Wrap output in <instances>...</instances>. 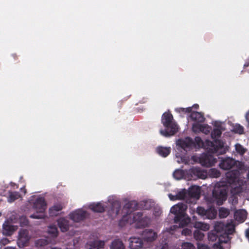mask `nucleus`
<instances>
[{"instance_id": "f257e3e1", "label": "nucleus", "mask_w": 249, "mask_h": 249, "mask_svg": "<svg viewBox=\"0 0 249 249\" xmlns=\"http://www.w3.org/2000/svg\"><path fill=\"white\" fill-rule=\"evenodd\" d=\"M195 147L196 145L198 147H203L209 153H218V154H224L226 152V149L224 147L223 142L220 140H215L214 142L206 140L204 142L199 137L195 138Z\"/></svg>"}, {"instance_id": "f03ea898", "label": "nucleus", "mask_w": 249, "mask_h": 249, "mask_svg": "<svg viewBox=\"0 0 249 249\" xmlns=\"http://www.w3.org/2000/svg\"><path fill=\"white\" fill-rule=\"evenodd\" d=\"M187 208V205L182 203H178L171 208L170 212L175 215L174 222L178 224L180 227H185L191 222V218L185 213Z\"/></svg>"}, {"instance_id": "7ed1b4c3", "label": "nucleus", "mask_w": 249, "mask_h": 249, "mask_svg": "<svg viewBox=\"0 0 249 249\" xmlns=\"http://www.w3.org/2000/svg\"><path fill=\"white\" fill-rule=\"evenodd\" d=\"M161 123L165 127V129L160 130V133L162 136L170 137L174 135L178 131V125L173 121V115L169 111L162 114Z\"/></svg>"}, {"instance_id": "20e7f679", "label": "nucleus", "mask_w": 249, "mask_h": 249, "mask_svg": "<svg viewBox=\"0 0 249 249\" xmlns=\"http://www.w3.org/2000/svg\"><path fill=\"white\" fill-rule=\"evenodd\" d=\"M47 204L43 197H38L34 203V208L37 213L30 215V217L35 219H42L44 217V213L46 209Z\"/></svg>"}, {"instance_id": "39448f33", "label": "nucleus", "mask_w": 249, "mask_h": 249, "mask_svg": "<svg viewBox=\"0 0 249 249\" xmlns=\"http://www.w3.org/2000/svg\"><path fill=\"white\" fill-rule=\"evenodd\" d=\"M212 195L218 201L226 200L227 196V187L225 186L216 185L213 191Z\"/></svg>"}, {"instance_id": "423d86ee", "label": "nucleus", "mask_w": 249, "mask_h": 249, "mask_svg": "<svg viewBox=\"0 0 249 249\" xmlns=\"http://www.w3.org/2000/svg\"><path fill=\"white\" fill-rule=\"evenodd\" d=\"M207 153L201 156L199 158V161L202 166L211 167L217 162V160L212 155V154H213V153ZM216 154L219 155L218 153Z\"/></svg>"}, {"instance_id": "0eeeda50", "label": "nucleus", "mask_w": 249, "mask_h": 249, "mask_svg": "<svg viewBox=\"0 0 249 249\" xmlns=\"http://www.w3.org/2000/svg\"><path fill=\"white\" fill-rule=\"evenodd\" d=\"M224 227V225L222 222H218L216 223L214 226V230L217 233H215L214 232H209L208 235L209 240L211 241H216L217 240H218V238H222V239L224 238L225 237L224 236H221L219 233L221 231L223 230Z\"/></svg>"}, {"instance_id": "6e6552de", "label": "nucleus", "mask_w": 249, "mask_h": 249, "mask_svg": "<svg viewBox=\"0 0 249 249\" xmlns=\"http://www.w3.org/2000/svg\"><path fill=\"white\" fill-rule=\"evenodd\" d=\"M188 174L190 176L191 178L194 179L197 178L204 179L207 177L206 172L197 167L190 168L188 171Z\"/></svg>"}, {"instance_id": "1a4fd4ad", "label": "nucleus", "mask_w": 249, "mask_h": 249, "mask_svg": "<svg viewBox=\"0 0 249 249\" xmlns=\"http://www.w3.org/2000/svg\"><path fill=\"white\" fill-rule=\"evenodd\" d=\"M239 172L238 170H232L226 174V179L231 185H236L239 181Z\"/></svg>"}, {"instance_id": "9d476101", "label": "nucleus", "mask_w": 249, "mask_h": 249, "mask_svg": "<svg viewBox=\"0 0 249 249\" xmlns=\"http://www.w3.org/2000/svg\"><path fill=\"white\" fill-rule=\"evenodd\" d=\"M87 215L86 211L82 210H77L70 214V217L73 221L78 222L84 220Z\"/></svg>"}, {"instance_id": "9b49d317", "label": "nucleus", "mask_w": 249, "mask_h": 249, "mask_svg": "<svg viewBox=\"0 0 249 249\" xmlns=\"http://www.w3.org/2000/svg\"><path fill=\"white\" fill-rule=\"evenodd\" d=\"M142 237L143 240L147 242H152L156 240L157 237V234L151 229H145L142 233Z\"/></svg>"}, {"instance_id": "f8f14e48", "label": "nucleus", "mask_w": 249, "mask_h": 249, "mask_svg": "<svg viewBox=\"0 0 249 249\" xmlns=\"http://www.w3.org/2000/svg\"><path fill=\"white\" fill-rule=\"evenodd\" d=\"M235 164V160L232 158H226L222 159L219 164L220 168L225 170H230L232 168Z\"/></svg>"}, {"instance_id": "ddd939ff", "label": "nucleus", "mask_w": 249, "mask_h": 249, "mask_svg": "<svg viewBox=\"0 0 249 249\" xmlns=\"http://www.w3.org/2000/svg\"><path fill=\"white\" fill-rule=\"evenodd\" d=\"M178 144L185 151L195 147V142L190 137H187L185 140H179Z\"/></svg>"}, {"instance_id": "4468645a", "label": "nucleus", "mask_w": 249, "mask_h": 249, "mask_svg": "<svg viewBox=\"0 0 249 249\" xmlns=\"http://www.w3.org/2000/svg\"><path fill=\"white\" fill-rule=\"evenodd\" d=\"M30 240L29 233L27 230L22 229L19 231L18 244L26 246Z\"/></svg>"}, {"instance_id": "2eb2a0df", "label": "nucleus", "mask_w": 249, "mask_h": 249, "mask_svg": "<svg viewBox=\"0 0 249 249\" xmlns=\"http://www.w3.org/2000/svg\"><path fill=\"white\" fill-rule=\"evenodd\" d=\"M234 231V227H232L229 229L228 234H225V237L222 239V238H218V241L217 243H215L213 246V249H224L223 247L221 245L222 243H227L229 241L228 237V234H231Z\"/></svg>"}, {"instance_id": "dca6fc26", "label": "nucleus", "mask_w": 249, "mask_h": 249, "mask_svg": "<svg viewBox=\"0 0 249 249\" xmlns=\"http://www.w3.org/2000/svg\"><path fill=\"white\" fill-rule=\"evenodd\" d=\"M143 243L140 238L131 237L129 239V247L130 249H141L142 248Z\"/></svg>"}, {"instance_id": "f3484780", "label": "nucleus", "mask_w": 249, "mask_h": 249, "mask_svg": "<svg viewBox=\"0 0 249 249\" xmlns=\"http://www.w3.org/2000/svg\"><path fill=\"white\" fill-rule=\"evenodd\" d=\"M15 226L9 223V222H5L2 225V232L5 236H10L16 231Z\"/></svg>"}, {"instance_id": "a211bd4d", "label": "nucleus", "mask_w": 249, "mask_h": 249, "mask_svg": "<svg viewBox=\"0 0 249 249\" xmlns=\"http://www.w3.org/2000/svg\"><path fill=\"white\" fill-rule=\"evenodd\" d=\"M187 194L192 198L198 199L200 196V187L197 186H192L189 188Z\"/></svg>"}, {"instance_id": "6ab92c4d", "label": "nucleus", "mask_w": 249, "mask_h": 249, "mask_svg": "<svg viewBox=\"0 0 249 249\" xmlns=\"http://www.w3.org/2000/svg\"><path fill=\"white\" fill-rule=\"evenodd\" d=\"M121 204L119 201H114L111 204L110 210L108 211L109 214L111 217H115L119 214Z\"/></svg>"}, {"instance_id": "aec40b11", "label": "nucleus", "mask_w": 249, "mask_h": 249, "mask_svg": "<svg viewBox=\"0 0 249 249\" xmlns=\"http://www.w3.org/2000/svg\"><path fill=\"white\" fill-rule=\"evenodd\" d=\"M247 213L244 210H236L234 214V217L235 220L239 222L242 223L246 219Z\"/></svg>"}, {"instance_id": "412c9836", "label": "nucleus", "mask_w": 249, "mask_h": 249, "mask_svg": "<svg viewBox=\"0 0 249 249\" xmlns=\"http://www.w3.org/2000/svg\"><path fill=\"white\" fill-rule=\"evenodd\" d=\"M190 118L193 121L197 123H203L205 120L204 115L197 111H193L190 114Z\"/></svg>"}, {"instance_id": "4be33fe9", "label": "nucleus", "mask_w": 249, "mask_h": 249, "mask_svg": "<svg viewBox=\"0 0 249 249\" xmlns=\"http://www.w3.org/2000/svg\"><path fill=\"white\" fill-rule=\"evenodd\" d=\"M58 225L62 232H66L69 229V222L64 218L58 220Z\"/></svg>"}, {"instance_id": "5701e85b", "label": "nucleus", "mask_w": 249, "mask_h": 249, "mask_svg": "<svg viewBox=\"0 0 249 249\" xmlns=\"http://www.w3.org/2000/svg\"><path fill=\"white\" fill-rule=\"evenodd\" d=\"M171 150L170 147L159 146L157 148L156 151L159 155L165 158L169 155Z\"/></svg>"}, {"instance_id": "b1692460", "label": "nucleus", "mask_w": 249, "mask_h": 249, "mask_svg": "<svg viewBox=\"0 0 249 249\" xmlns=\"http://www.w3.org/2000/svg\"><path fill=\"white\" fill-rule=\"evenodd\" d=\"M89 208L94 212L101 213L105 211L104 206L100 202L91 204L89 205Z\"/></svg>"}, {"instance_id": "393cba45", "label": "nucleus", "mask_w": 249, "mask_h": 249, "mask_svg": "<svg viewBox=\"0 0 249 249\" xmlns=\"http://www.w3.org/2000/svg\"><path fill=\"white\" fill-rule=\"evenodd\" d=\"M110 249H125V246L120 239L114 240L110 246Z\"/></svg>"}, {"instance_id": "a878e982", "label": "nucleus", "mask_w": 249, "mask_h": 249, "mask_svg": "<svg viewBox=\"0 0 249 249\" xmlns=\"http://www.w3.org/2000/svg\"><path fill=\"white\" fill-rule=\"evenodd\" d=\"M138 204L135 201H131L126 203L124 207V209L128 210L127 211V214H129L131 212V210L132 211L135 210L137 209Z\"/></svg>"}, {"instance_id": "bb28decb", "label": "nucleus", "mask_w": 249, "mask_h": 249, "mask_svg": "<svg viewBox=\"0 0 249 249\" xmlns=\"http://www.w3.org/2000/svg\"><path fill=\"white\" fill-rule=\"evenodd\" d=\"M217 215V211L213 207H211L206 210L205 216L207 218L213 219L215 218Z\"/></svg>"}, {"instance_id": "cd10ccee", "label": "nucleus", "mask_w": 249, "mask_h": 249, "mask_svg": "<svg viewBox=\"0 0 249 249\" xmlns=\"http://www.w3.org/2000/svg\"><path fill=\"white\" fill-rule=\"evenodd\" d=\"M63 207L60 203L54 204L49 209V213L51 216L56 215V213L62 210Z\"/></svg>"}, {"instance_id": "c85d7f7f", "label": "nucleus", "mask_w": 249, "mask_h": 249, "mask_svg": "<svg viewBox=\"0 0 249 249\" xmlns=\"http://www.w3.org/2000/svg\"><path fill=\"white\" fill-rule=\"evenodd\" d=\"M193 226L196 229L202 230L204 231H207L209 229V225L202 222L195 221L194 223H193Z\"/></svg>"}, {"instance_id": "c756f323", "label": "nucleus", "mask_w": 249, "mask_h": 249, "mask_svg": "<svg viewBox=\"0 0 249 249\" xmlns=\"http://www.w3.org/2000/svg\"><path fill=\"white\" fill-rule=\"evenodd\" d=\"M105 246V242L103 241H95L90 246L89 249H103Z\"/></svg>"}, {"instance_id": "7c9ffc66", "label": "nucleus", "mask_w": 249, "mask_h": 249, "mask_svg": "<svg viewBox=\"0 0 249 249\" xmlns=\"http://www.w3.org/2000/svg\"><path fill=\"white\" fill-rule=\"evenodd\" d=\"M21 197L20 194L18 192H10L8 197V201L9 202H13L16 199Z\"/></svg>"}, {"instance_id": "2f4dec72", "label": "nucleus", "mask_w": 249, "mask_h": 249, "mask_svg": "<svg viewBox=\"0 0 249 249\" xmlns=\"http://www.w3.org/2000/svg\"><path fill=\"white\" fill-rule=\"evenodd\" d=\"M48 232L49 235L53 238L57 237L58 234V230L55 226H50L49 228Z\"/></svg>"}, {"instance_id": "473e14b6", "label": "nucleus", "mask_w": 249, "mask_h": 249, "mask_svg": "<svg viewBox=\"0 0 249 249\" xmlns=\"http://www.w3.org/2000/svg\"><path fill=\"white\" fill-rule=\"evenodd\" d=\"M222 132L219 128H214L211 133V137L213 140L214 142L215 140H217L216 138L220 137L221 135Z\"/></svg>"}, {"instance_id": "72a5a7b5", "label": "nucleus", "mask_w": 249, "mask_h": 249, "mask_svg": "<svg viewBox=\"0 0 249 249\" xmlns=\"http://www.w3.org/2000/svg\"><path fill=\"white\" fill-rule=\"evenodd\" d=\"M209 175L210 177H211V178H217L220 176L221 173L217 169L212 168L210 170L209 172Z\"/></svg>"}, {"instance_id": "f704fd0d", "label": "nucleus", "mask_w": 249, "mask_h": 249, "mask_svg": "<svg viewBox=\"0 0 249 249\" xmlns=\"http://www.w3.org/2000/svg\"><path fill=\"white\" fill-rule=\"evenodd\" d=\"M230 214L228 209L222 207L219 210V215L220 218H223L227 217Z\"/></svg>"}, {"instance_id": "c9c22d12", "label": "nucleus", "mask_w": 249, "mask_h": 249, "mask_svg": "<svg viewBox=\"0 0 249 249\" xmlns=\"http://www.w3.org/2000/svg\"><path fill=\"white\" fill-rule=\"evenodd\" d=\"M235 147L237 153L240 155H243L247 152V149L239 143L236 144Z\"/></svg>"}, {"instance_id": "e433bc0d", "label": "nucleus", "mask_w": 249, "mask_h": 249, "mask_svg": "<svg viewBox=\"0 0 249 249\" xmlns=\"http://www.w3.org/2000/svg\"><path fill=\"white\" fill-rule=\"evenodd\" d=\"M194 237L196 240L201 241L203 239L204 234L201 231L196 230L194 233Z\"/></svg>"}, {"instance_id": "4c0bfd02", "label": "nucleus", "mask_w": 249, "mask_h": 249, "mask_svg": "<svg viewBox=\"0 0 249 249\" xmlns=\"http://www.w3.org/2000/svg\"><path fill=\"white\" fill-rule=\"evenodd\" d=\"M49 243V241L46 239H39L36 241V245L37 247H44Z\"/></svg>"}, {"instance_id": "58836bf2", "label": "nucleus", "mask_w": 249, "mask_h": 249, "mask_svg": "<svg viewBox=\"0 0 249 249\" xmlns=\"http://www.w3.org/2000/svg\"><path fill=\"white\" fill-rule=\"evenodd\" d=\"M173 176L175 178L178 180L180 179L183 176V171L179 169L176 170L173 173Z\"/></svg>"}, {"instance_id": "ea45409f", "label": "nucleus", "mask_w": 249, "mask_h": 249, "mask_svg": "<svg viewBox=\"0 0 249 249\" xmlns=\"http://www.w3.org/2000/svg\"><path fill=\"white\" fill-rule=\"evenodd\" d=\"M176 195L178 200L185 199L186 197L187 193L184 190L178 192Z\"/></svg>"}, {"instance_id": "a19ab883", "label": "nucleus", "mask_w": 249, "mask_h": 249, "mask_svg": "<svg viewBox=\"0 0 249 249\" xmlns=\"http://www.w3.org/2000/svg\"><path fill=\"white\" fill-rule=\"evenodd\" d=\"M192 108H193V107H186V108L180 107V108H176V111L179 113L182 112V113H190L191 112V113L192 112Z\"/></svg>"}, {"instance_id": "79ce46f5", "label": "nucleus", "mask_w": 249, "mask_h": 249, "mask_svg": "<svg viewBox=\"0 0 249 249\" xmlns=\"http://www.w3.org/2000/svg\"><path fill=\"white\" fill-rule=\"evenodd\" d=\"M233 130L235 133H238L239 134H242L244 133L243 127L239 124H236L234 126Z\"/></svg>"}, {"instance_id": "37998d69", "label": "nucleus", "mask_w": 249, "mask_h": 249, "mask_svg": "<svg viewBox=\"0 0 249 249\" xmlns=\"http://www.w3.org/2000/svg\"><path fill=\"white\" fill-rule=\"evenodd\" d=\"M195 247L191 243L185 242L182 244L181 249H195Z\"/></svg>"}, {"instance_id": "c03bdc74", "label": "nucleus", "mask_w": 249, "mask_h": 249, "mask_svg": "<svg viewBox=\"0 0 249 249\" xmlns=\"http://www.w3.org/2000/svg\"><path fill=\"white\" fill-rule=\"evenodd\" d=\"M196 213L200 215L205 216L206 210L202 207H198L197 208Z\"/></svg>"}, {"instance_id": "a18cd8bd", "label": "nucleus", "mask_w": 249, "mask_h": 249, "mask_svg": "<svg viewBox=\"0 0 249 249\" xmlns=\"http://www.w3.org/2000/svg\"><path fill=\"white\" fill-rule=\"evenodd\" d=\"M206 127V126H204V125L202 124H193V128L195 129L196 128L199 129L201 131H203L204 130V128H205Z\"/></svg>"}, {"instance_id": "49530a36", "label": "nucleus", "mask_w": 249, "mask_h": 249, "mask_svg": "<svg viewBox=\"0 0 249 249\" xmlns=\"http://www.w3.org/2000/svg\"><path fill=\"white\" fill-rule=\"evenodd\" d=\"M142 216V213L141 212H138L136 213H135V215L134 216V220H140L141 219Z\"/></svg>"}, {"instance_id": "de8ad7c7", "label": "nucleus", "mask_w": 249, "mask_h": 249, "mask_svg": "<svg viewBox=\"0 0 249 249\" xmlns=\"http://www.w3.org/2000/svg\"><path fill=\"white\" fill-rule=\"evenodd\" d=\"M168 196H169V198L170 199V200H178L177 195L175 196H174V195H172L171 194H169L168 195Z\"/></svg>"}, {"instance_id": "09e8293b", "label": "nucleus", "mask_w": 249, "mask_h": 249, "mask_svg": "<svg viewBox=\"0 0 249 249\" xmlns=\"http://www.w3.org/2000/svg\"><path fill=\"white\" fill-rule=\"evenodd\" d=\"M198 249H208L207 247L203 244H198Z\"/></svg>"}, {"instance_id": "8fccbe9b", "label": "nucleus", "mask_w": 249, "mask_h": 249, "mask_svg": "<svg viewBox=\"0 0 249 249\" xmlns=\"http://www.w3.org/2000/svg\"><path fill=\"white\" fill-rule=\"evenodd\" d=\"M191 231L188 229H184L182 231V233L185 235H188L191 233Z\"/></svg>"}, {"instance_id": "3c124183", "label": "nucleus", "mask_w": 249, "mask_h": 249, "mask_svg": "<svg viewBox=\"0 0 249 249\" xmlns=\"http://www.w3.org/2000/svg\"><path fill=\"white\" fill-rule=\"evenodd\" d=\"M249 66V61H246L244 65V68L246 69V68Z\"/></svg>"}, {"instance_id": "603ef678", "label": "nucleus", "mask_w": 249, "mask_h": 249, "mask_svg": "<svg viewBox=\"0 0 249 249\" xmlns=\"http://www.w3.org/2000/svg\"><path fill=\"white\" fill-rule=\"evenodd\" d=\"M20 190L21 192H23L24 194H26V190L25 189V187L23 186V187L20 188Z\"/></svg>"}, {"instance_id": "864d4df0", "label": "nucleus", "mask_w": 249, "mask_h": 249, "mask_svg": "<svg viewBox=\"0 0 249 249\" xmlns=\"http://www.w3.org/2000/svg\"><path fill=\"white\" fill-rule=\"evenodd\" d=\"M246 118L248 122L249 123V111L246 113Z\"/></svg>"}, {"instance_id": "5fc2aeb1", "label": "nucleus", "mask_w": 249, "mask_h": 249, "mask_svg": "<svg viewBox=\"0 0 249 249\" xmlns=\"http://www.w3.org/2000/svg\"><path fill=\"white\" fill-rule=\"evenodd\" d=\"M246 236L247 238H249V229L246 231Z\"/></svg>"}, {"instance_id": "6e6d98bb", "label": "nucleus", "mask_w": 249, "mask_h": 249, "mask_svg": "<svg viewBox=\"0 0 249 249\" xmlns=\"http://www.w3.org/2000/svg\"><path fill=\"white\" fill-rule=\"evenodd\" d=\"M192 107L195 109H197L199 107V106L198 104H195Z\"/></svg>"}, {"instance_id": "4d7b16f0", "label": "nucleus", "mask_w": 249, "mask_h": 249, "mask_svg": "<svg viewBox=\"0 0 249 249\" xmlns=\"http://www.w3.org/2000/svg\"><path fill=\"white\" fill-rule=\"evenodd\" d=\"M51 249H61L60 248H58V247H53V248H52Z\"/></svg>"}, {"instance_id": "13d9d810", "label": "nucleus", "mask_w": 249, "mask_h": 249, "mask_svg": "<svg viewBox=\"0 0 249 249\" xmlns=\"http://www.w3.org/2000/svg\"><path fill=\"white\" fill-rule=\"evenodd\" d=\"M196 217L195 216H193V220H196Z\"/></svg>"}, {"instance_id": "bf43d9fd", "label": "nucleus", "mask_w": 249, "mask_h": 249, "mask_svg": "<svg viewBox=\"0 0 249 249\" xmlns=\"http://www.w3.org/2000/svg\"><path fill=\"white\" fill-rule=\"evenodd\" d=\"M6 249H15L14 248H12V247H9V248L8 247V248H7Z\"/></svg>"}, {"instance_id": "052dcab7", "label": "nucleus", "mask_w": 249, "mask_h": 249, "mask_svg": "<svg viewBox=\"0 0 249 249\" xmlns=\"http://www.w3.org/2000/svg\"><path fill=\"white\" fill-rule=\"evenodd\" d=\"M247 177H248V178L249 179V172L248 174Z\"/></svg>"}, {"instance_id": "680f3d73", "label": "nucleus", "mask_w": 249, "mask_h": 249, "mask_svg": "<svg viewBox=\"0 0 249 249\" xmlns=\"http://www.w3.org/2000/svg\"><path fill=\"white\" fill-rule=\"evenodd\" d=\"M161 249H165L164 247H163Z\"/></svg>"}]
</instances>
